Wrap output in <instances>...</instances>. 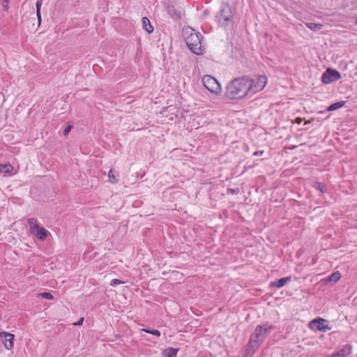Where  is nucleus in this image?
I'll return each mask as SVG.
<instances>
[{
    "label": "nucleus",
    "instance_id": "nucleus-10",
    "mask_svg": "<svg viewBox=\"0 0 357 357\" xmlns=\"http://www.w3.org/2000/svg\"><path fill=\"white\" fill-rule=\"evenodd\" d=\"M165 9L169 15L174 20L181 19V12L177 9L174 5L169 3H165Z\"/></svg>",
    "mask_w": 357,
    "mask_h": 357
},
{
    "label": "nucleus",
    "instance_id": "nucleus-17",
    "mask_svg": "<svg viewBox=\"0 0 357 357\" xmlns=\"http://www.w3.org/2000/svg\"><path fill=\"white\" fill-rule=\"evenodd\" d=\"M305 26L309 29H310L311 31H319V30L321 29L324 26V25L322 24L314 23V22H307V23H305Z\"/></svg>",
    "mask_w": 357,
    "mask_h": 357
},
{
    "label": "nucleus",
    "instance_id": "nucleus-34",
    "mask_svg": "<svg viewBox=\"0 0 357 357\" xmlns=\"http://www.w3.org/2000/svg\"><path fill=\"white\" fill-rule=\"evenodd\" d=\"M355 24L357 25V17L356 18Z\"/></svg>",
    "mask_w": 357,
    "mask_h": 357
},
{
    "label": "nucleus",
    "instance_id": "nucleus-16",
    "mask_svg": "<svg viewBox=\"0 0 357 357\" xmlns=\"http://www.w3.org/2000/svg\"><path fill=\"white\" fill-rule=\"evenodd\" d=\"M345 104H346V102L344 100L336 102L335 103L331 104L329 107H328L326 110L328 112L335 111L337 109H340V108L344 107Z\"/></svg>",
    "mask_w": 357,
    "mask_h": 357
},
{
    "label": "nucleus",
    "instance_id": "nucleus-31",
    "mask_svg": "<svg viewBox=\"0 0 357 357\" xmlns=\"http://www.w3.org/2000/svg\"><path fill=\"white\" fill-rule=\"evenodd\" d=\"M264 151H257L253 153L254 156H261L264 154Z\"/></svg>",
    "mask_w": 357,
    "mask_h": 357
},
{
    "label": "nucleus",
    "instance_id": "nucleus-21",
    "mask_svg": "<svg viewBox=\"0 0 357 357\" xmlns=\"http://www.w3.org/2000/svg\"><path fill=\"white\" fill-rule=\"evenodd\" d=\"M314 188L321 192H326V187L325 184L321 182H316L314 184Z\"/></svg>",
    "mask_w": 357,
    "mask_h": 357
},
{
    "label": "nucleus",
    "instance_id": "nucleus-19",
    "mask_svg": "<svg viewBox=\"0 0 357 357\" xmlns=\"http://www.w3.org/2000/svg\"><path fill=\"white\" fill-rule=\"evenodd\" d=\"M340 273L339 271H335L326 278V281L336 282L340 279Z\"/></svg>",
    "mask_w": 357,
    "mask_h": 357
},
{
    "label": "nucleus",
    "instance_id": "nucleus-18",
    "mask_svg": "<svg viewBox=\"0 0 357 357\" xmlns=\"http://www.w3.org/2000/svg\"><path fill=\"white\" fill-rule=\"evenodd\" d=\"M13 170V167L10 163L0 164L1 173H10Z\"/></svg>",
    "mask_w": 357,
    "mask_h": 357
},
{
    "label": "nucleus",
    "instance_id": "nucleus-15",
    "mask_svg": "<svg viewBox=\"0 0 357 357\" xmlns=\"http://www.w3.org/2000/svg\"><path fill=\"white\" fill-rule=\"evenodd\" d=\"M143 28L149 33H151L153 31V26L151 25L150 20L148 17H144L142 18Z\"/></svg>",
    "mask_w": 357,
    "mask_h": 357
},
{
    "label": "nucleus",
    "instance_id": "nucleus-5",
    "mask_svg": "<svg viewBox=\"0 0 357 357\" xmlns=\"http://www.w3.org/2000/svg\"><path fill=\"white\" fill-rule=\"evenodd\" d=\"M27 222L30 227V232L33 234L38 240L45 241L49 231L44 227L39 226L36 218H29Z\"/></svg>",
    "mask_w": 357,
    "mask_h": 357
},
{
    "label": "nucleus",
    "instance_id": "nucleus-29",
    "mask_svg": "<svg viewBox=\"0 0 357 357\" xmlns=\"http://www.w3.org/2000/svg\"><path fill=\"white\" fill-rule=\"evenodd\" d=\"M8 0H3V2L2 3V6L3 8V10L7 11L8 9Z\"/></svg>",
    "mask_w": 357,
    "mask_h": 357
},
{
    "label": "nucleus",
    "instance_id": "nucleus-20",
    "mask_svg": "<svg viewBox=\"0 0 357 357\" xmlns=\"http://www.w3.org/2000/svg\"><path fill=\"white\" fill-rule=\"evenodd\" d=\"M142 331H144V332H145L146 333H149V334L157 336V337H160V332L158 330H156V329L143 328Z\"/></svg>",
    "mask_w": 357,
    "mask_h": 357
},
{
    "label": "nucleus",
    "instance_id": "nucleus-8",
    "mask_svg": "<svg viewBox=\"0 0 357 357\" xmlns=\"http://www.w3.org/2000/svg\"><path fill=\"white\" fill-rule=\"evenodd\" d=\"M341 78V74L335 69L328 68L321 75V81L328 84L336 82Z\"/></svg>",
    "mask_w": 357,
    "mask_h": 357
},
{
    "label": "nucleus",
    "instance_id": "nucleus-12",
    "mask_svg": "<svg viewBox=\"0 0 357 357\" xmlns=\"http://www.w3.org/2000/svg\"><path fill=\"white\" fill-rule=\"evenodd\" d=\"M352 347L350 344H346L342 348L332 354L333 357H345L351 352Z\"/></svg>",
    "mask_w": 357,
    "mask_h": 357
},
{
    "label": "nucleus",
    "instance_id": "nucleus-25",
    "mask_svg": "<svg viewBox=\"0 0 357 357\" xmlns=\"http://www.w3.org/2000/svg\"><path fill=\"white\" fill-rule=\"evenodd\" d=\"M238 192H239L238 188H236V189L227 188V193L228 195H235V194H238Z\"/></svg>",
    "mask_w": 357,
    "mask_h": 357
},
{
    "label": "nucleus",
    "instance_id": "nucleus-22",
    "mask_svg": "<svg viewBox=\"0 0 357 357\" xmlns=\"http://www.w3.org/2000/svg\"><path fill=\"white\" fill-rule=\"evenodd\" d=\"M38 297H41L45 299L52 300L54 296L50 292H43L38 294Z\"/></svg>",
    "mask_w": 357,
    "mask_h": 357
},
{
    "label": "nucleus",
    "instance_id": "nucleus-32",
    "mask_svg": "<svg viewBox=\"0 0 357 357\" xmlns=\"http://www.w3.org/2000/svg\"><path fill=\"white\" fill-rule=\"evenodd\" d=\"M36 15H37V18H38V23L40 24L41 22L40 11H39V13H38V11H36Z\"/></svg>",
    "mask_w": 357,
    "mask_h": 357
},
{
    "label": "nucleus",
    "instance_id": "nucleus-1",
    "mask_svg": "<svg viewBox=\"0 0 357 357\" xmlns=\"http://www.w3.org/2000/svg\"><path fill=\"white\" fill-rule=\"evenodd\" d=\"M249 77H242L234 79L227 86L225 95L230 100H238L248 96L250 93V84Z\"/></svg>",
    "mask_w": 357,
    "mask_h": 357
},
{
    "label": "nucleus",
    "instance_id": "nucleus-9",
    "mask_svg": "<svg viewBox=\"0 0 357 357\" xmlns=\"http://www.w3.org/2000/svg\"><path fill=\"white\" fill-rule=\"evenodd\" d=\"M310 327L312 330L326 332L331 329V326H329L328 321L321 317H318L312 319L310 324Z\"/></svg>",
    "mask_w": 357,
    "mask_h": 357
},
{
    "label": "nucleus",
    "instance_id": "nucleus-30",
    "mask_svg": "<svg viewBox=\"0 0 357 357\" xmlns=\"http://www.w3.org/2000/svg\"><path fill=\"white\" fill-rule=\"evenodd\" d=\"M84 320V318L81 317L77 322L73 323V325L76 326H81L83 324Z\"/></svg>",
    "mask_w": 357,
    "mask_h": 357
},
{
    "label": "nucleus",
    "instance_id": "nucleus-24",
    "mask_svg": "<svg viewBox=\"0 0 357 357\" xmlns=\"http://www.w3.org/2000/svg\"><path fill=\"white\" fill-rule=\"evenodd\" d=\"M257 349H252L250 348L249 347H247V349L243 357H252Z\"/></svg>",
    "mask_w": 357,
    "mask_h": 357
},
{
    "label": "nucleus",
    "instance_id": "nucleus-23",
    "mask_svg": "<svg viewBox=\"0 0 357 357\" xmlns=\"http://www.w3.org/2000/svg\"><path fill=\"white\" fill-rule=\"evenodd\" d=\"M108 177L109 181L110 183L114 184L116 183L118 181V179L116 178V176L113 174L112 169H110L108 173Z\"/></svg>",
    "mask_w": 357,
    "mask_h": 357
},
{
    "label": "nucleus",
    "instance_id": "nucleus-13",
    "mask_svg": "<svg viewBox=\"0 0 357 357\" xmlns=\"http://www.w3.org/2000/svg\"><path fill=\"white\" fill-rule=\"evenodd\" d=\"M291 280V276L282 278L279 280L271 282L269 286L271 287H275V288L280 289V288L284 287L287 282H290Z\"/></svg>",
    "mask_w": 357,
    "mask_h": 357
},
{
    "label": "nucleus",
    "instance_id": "nucleus-3",
    "mask_svg": "<svg viewBox=\"0 0 357 357\" xmlns=\"http://www.w3.org/2000/svg\"><path fill=\"white\" fill-rule=\"evenodd\" d=\"M202 39L203 36L201 33L195 32V29H191L190 33L185 37V41L187 47L193 54L201 55L203 54Z\"/></svg>",
    "mask_w": 357,
    "mask_h": 357
},
{
    "label": "nucleus",
    "instance_id": "nucleus-26",
    "mask_svg": "<svg viewBox=\"0 0 357 357\" xmlns=\"http://www.w3.org/2000/svg\"><path fill=\"white\" fill-rule=\"evenodd\" d=\"M123 282L119 280V279H113L111 282H110V285L112 287H114L117 284H123Z\"/></svg>",
    "mask_w": 357,
    "mask_h": 357
},
{
    "label": "nucleus",
    "instance_id": "nucleus-7",
    "mask_svg": "<svg viewBox=\"0 0 357 357\" xmlns=\"http://www.w3.org/2000/svg\"><path fill=\"white\" fill-rule=\"evenodd\" d=\"M249 82L250 84V93L251 95H254L258 91H261L267 83V77L266 76H257L255 79L249 78Z\"/></svg>",
    "mask_w": 357,
    "mask_h": 357
},
{
    "label": "nucleus",
    "instance_id": "nucleus-33",
    "mask_svg": "<svg viewBox=\"0 0 357 357\" xmlns=\"http://www.w3.org/2000/svg\"><path fill=\"white\" fill-rule=\"evenodd\" d=\"M324 357H333L332 354L331 355H328V356H324Z\"/></svg>",
    "mask_w": 357,
    "mask_h": 357
},
{
    "label": "nucleus",
    "instance_id": "nucleus-14",
    "mask_svg": "<svg viewBox=\"0 0 357 357\" xmlns=\"http://www.w3.org/2000/svg\"><path fill=\"white\" fill-rule=\"evenodd\" d=\"M178 351V348L168 347L164 350L163 354L165 357H176Z\"/></svg>",
    "mask_w": 357,
    "mask_h": 357
},
{
    "label": "nucleus",
    "instance_id": "nucleus-2",
    "mask_svg": "<svg viewBox=\"0 0 357 357\" xmlns=\"http://www.w3.org/2000/svg\"><path fill=\"white\" fill-rule=\"evenodd\" d=\"M273 326L268 324L257 325L254 333L250 335L247 347L252 349H258L261 343L265 339L266 333L273 328Z\"/></svg>",
    "mask_w": 357,
    "mask_h": 357
},
{
    "label": "nucleus",
    "instance_id": "nucleus-28",
    "mask_svg": "<svg viewBox=\"0 0 357 357\" xmlns=\"http://www.w3.org/2000/svg\"><path fill=\"white\" fill-rule=\"evenodd\" d=\"M42 3H43V0H38L36 1V11H38V13H39V11H40V8H41Z\"/></svg>",
    "mask_w": 357,
    "mask_h": 357
},
{
    "label": "nucleus",
    "instance_id": "nucleus-35",
    "mask_svg": "<svg viewBox=\"0 0 357 357\" xmlns=\"http://www.w3.org/2000/svg\"><path fill=\"white\" fill-rule=\"evenodd\" d=\"M356 68L357 69V64H356Z\"/></svg>",
    "mask_w": 357,
    "mask_h": 357
},
{
    "label": "nucleus",
    "instance_id": "nucleus-27",
    "mask_svg": "<svg viewBox=\"0 0 357 357\" xmlns=\"http://www.w3.org/2000/svg\"><path fill=\"white\" fill-rule=\"evenodd\" d=\"M73 128V126L69 125L67 127L65 128V129L63 131V134L64 136H66L69 134V132L71 131Z\"/></svg>",
    "mask_w": 357,
    "mask_h": 357
},
{
    "label": "nucleus",
    "instance_id": "nucleus-6",
    "mask_svg": "<svg viewBox=\"0 0 357 357\" xmlns=\"http://www.w3.org/2000/svg\"><path fill=\"white\" fill-rule=\"evenodd\" d=\"M202 83L205 88L213 93L219 94L222 91L220 82L211 75H204L202 77Z\"/></svg>",
    "mask_w": 357,
    "mask_h": 357
},
{
    "label": "nucleus",
    "instance_id": "nucleus-11",
    "mask_svg": "<svg viewBox=\"0 0 357 357\" xmlns=\"http://www.w3.org/2000/svg\"><path fill=\"white\" fill-rule=\"evenodd\" d=\"M0 335L3 338V342L5 348L8 350L13 349L14 345V335L10 333L2 332Z\"/></svg>",
    "mask_w": 357,
    "mask_h": 357
},
{
    "label": "nucleus",
    "instance_id": "nucleus-4",
    "mask_svg": "<svg viewBox=\"0 0 357 357\" xmlns=\"http://www.w3.org/2000/svg\"><path fill=\"white\" fill-rule=\"evenodd\" d=\"M215 17L219 25L222 26L229 25L233 20V13L230 5L227 2H223Z\"/></svg>",
    "mask_w": 357,
    "mask_h": 357
}]
</instances>
